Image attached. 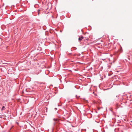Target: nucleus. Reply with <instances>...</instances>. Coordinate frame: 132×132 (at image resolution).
I'll list each match as a JSON object with an SVG mask.
<instances>
[{
  "label": "nucleus",
  "instance_id": "nucleus-1",
  "mask_svg": "<svg viewBox=\"0 0 132 132\" xmlns=\"http://www.w3.org/2000/svg\"><path fill=\"white\" fill-rule=\"evenodd\" d=\"M90 37L88 33L86 32L85 34V37H84L86 40H88Z\"/></svg>",
  "mask_w": 132,
  "mask_h": 132
},
{
  "label": "nucleus",
  "instance_id": "nucleus-2",
  "mask_svg": "<svg viewBox=\"0 0 132 132\" xmlns=\"http://www.w3.org/2000/svg\"><path fill=\"white\" fill-rule=\"evenodd\" d=\"M84 38V37L83 36H81L79 37V41H80L82 39Z\"/></svg>",
  "mask_w": 132,
  "mask_h": 132
},
{
  "label": "nucleus",
  "instance_id": "nucleus-3",
  "mask_svg": "<svg viewBox=\"0 0 132 132\" xmlns=\"http://www.w3.org/2000/svg\"><path fill=\"white\" fill-rule=\"evenodd\" d=\"M53 120L55 122H56L59 121V120L56 118H54L53 119Z\"/></svg>",
  "mask_w": 132,
  "mask_h": 132
},
{
  "label": "nucleus",
  "instance_id": "nucleus-4",
  "mask_svg": "<svg viewBox=\"0 0 132 132\" xmlns=\"http://www.w3.org/2000/svg\"><path fill=\"white\" fill-rule=\"evenodd\" d=\"M5 106H3L2 107V109H1V110L2 111H3V110H5Z\"/></svg>",
  "mask_w": 132,
  "mask_h": 132
},
{
  "label": "nucleus",
  "instance_id": "nucleus-5",
  "mask_svg": "<svg viewBox=\"0 0 132 132\" xmlns=\"http://www.w3.org/2000/svg\"><path fill=\"white\" fill-rule=\"evenodd\" d=\"M119 51L120 52H122V50L121 48L119 50Z\"/></svg>",
  "mask_w": 132,
  "mask_h": 132
},
{
  "label": "nucleus",
  "instance_id": "nucleus-6",
  "mask_svg": "<svg viewBox=\"0 0 132 132\" xmlns=\"http://www.w3.org/2000/svg\"><path fill=\"white\" fill-rule=\"evenodd\" d=\"M40 10H38V15H39V12Z\"/></svg>",
  "mask_w": 132,
  "mask_h": 132
},
{
  "label": "nucleus",
  "instance_id": "nucleus-7",
  "mask_svg": "<svg viewBox=\"0 0 132 132\" xmlns=\"http://www.w3.org/2000/svg\"><path fill=\"white\" fill-rule=\"evenodd\" d=\"M55 123H56V122H54V125H55Z\"/></svg>",
  "mask_w": 132,
  "mask_h": 132
},
{
  "label": "nucleus",
  "instance_id": "nucleus-8",
  "mask_svg": "<svg viewBox=\"0 0 132 132\" xmlns=\"http://www.w3.org/2000/svg\"><path fill=\"white\" fill-rule=\"evenodd\" d=\"M76 97H77V95H76Z\"/></svg>",
  "mask_w": 132,
  "mask_h": 132
}]
</instances>
